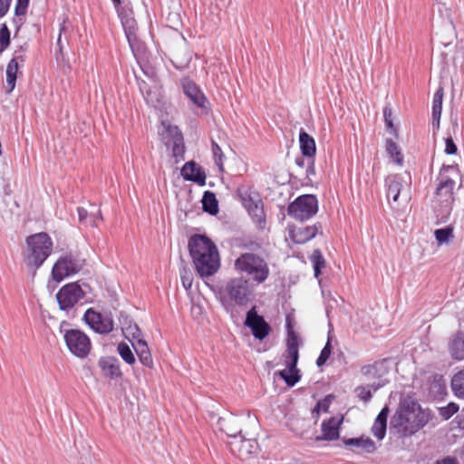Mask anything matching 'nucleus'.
Returning <instances> with one entry per match:
<instances>
[{"label": "nucleus", "instance_id": "a19ab883", "mask_svg": "<svg viewBox=\"0 0 464 464\" xmlns=\"http://www.w3.org/2000/svg\"><path fill=\"white\" fill-rule=\"evenodd\" d=\"M386 150L390 156L394 159V162L400 165L402 163L403 157L398 148V145L391 139H387L386 140Z\"/></svg>", "mask_w": 464, "mask_h": 464}, {"label": "nucleus", "instance_id": "f704fd0d", "mask_svg": "<svg viewBox=\"0 0 464 464\" xmlns=\"http://www.w3.org/2000/svg\"><path fill=\"white\" fill-rule=\"evenodd\" d=\"M18 72V62L17 58H13L6 68V84L7 92L10 93L15 87V82Z\"/></svg>", "mask_w": 464, "mask_h": 464}, {"label": "nucleus", "instance_id": "0e129e2a", "mask_svg": "<svg viewBox=\"0 0 464 464\" xmlns=\"http://www.w3.org/2000/svg\"><path fill=\"white\" fill-rule=\"evenodd\" d=\"M258 464H272L268 459H262L261 461L258 462Z\"/></svg>", "mask_w": 464, "mask_h": 464}, {"label": "nucleus", "instance_id": "ddd939ff", "mask_svg": "<svg viewBox=\"0 0 464 464\" xmlns=\"http://www.w3.org/2000/svg\"><path fill=\"white\" fill-rule=\"evenodd\" d=\"M231 452L239 459H246L258 450V444L251 434L245 431L239 438L231 440L229 443Z\"/></svg>", "mask_w": 464, "mask_h": 464}, {"label": "nucleus", "instance_id": "c03bdc74", "mask_svg": "<svg viewBox=\"0 0 464 464\" xmlns=\"http://www.w3.org/2000/svg\"><path fill=\"white\" fill-rule=\"evenodd\" d=\"M10 44V31L5 24L0 27V53H2Z\"/></svg>", "mask_w": 464, "mask_h": 464}, {"label": "nucleus", "instance_id": "4468645a", "mask_svg": "<svg viewBox=\"0 0 464 464\" xmlns=\"http://www.w3.org/2000/svg\"><path fill=\"white\" fill-rule=\"evenodd\" d=\"M244 324L251 330L254 337L258 340L265 339L271 332L269 324L263 315L257 314L256 306H253L247 311Z\"/></svg>", "mask_w": 464, "mask_h": 464}, {"label": "nucleus", "instance_id": "2f4dec72", "mask_svg": "<svg viewBox=\"0 0 464 464\" xmlns=\"http://www.w3.org/2000/svg\"><path fill=\"white\" fill-rule=\"evenodd\" d=\"M132 346L141 364L148 368H153V359L146 341L132 343Z\"/></svg>", "mask_w": 464, "mask_h": 464}, {"label": "nucleus", "instance_id": "aec40b11", "mask_svg": "<svg viewBox=\"0 0 464 464\" xmlns=\"http://www.w3.org/2000/svg\"><path fill=\"white\" fill-rule=\"evenodd\" d=\"M322 230L320 223L306 227H294L289 230V236L294 243L304 244L313 239Z\"/></svg>", "mask_w": 464, "mask_h": 464}, {"label": "nucleus", "instance_id": "6e6552de", "mask_svg": "<svg viewBox=\"0 0 464 464\" xmlns=\"http://www.w3.org/2000/svg\"><path fill=\"white\" fill-rule=\"evenodd\" d=\"M70 324L63 321L60 324V332L69 351L79 358H85L91 351V341L89 337L78 329H69Z\"/></svg>", "mask_w": 464, "mask_h": 464}, {"label": "nucleus", "instance_id": "b1692460", "mask_svg": "<svg viewBox=\"0 0 464 464\" xmlns=\"http://www.w3.org/2000/svg\"><path fill=\"white\" fill-rule=\"evenodd\" d=\"M191 59V52L185 44L174 47L171 51L170 61L177 69L183 70L187 68Z\"/></svg>", "mask_w": 464, "mask_h": 464}, {"label": "nucleus", "instance_id": "9d476101", "mask_svg": "<svg viewBox=\"0 0 464 464\" xmlns=\"http://www.w3.org/2000/svg\"><path fill=\"white\" fill-rule=\"evenodd\" d=\"M387 197L392 198L394 203H398L400 197L404 202H407L410 196L411 176L409 173L395 174L386 179Z\"/></svg>", "mask_w": 464, "mask_h": 464}, {"label": "nucleus", "instance_id": "4d7b16f0", "mask_svg": "<svg viewBox=\"0 0 464 464\" xmlns=\"http://www.w3.org/2000/svg\"><path fill=\"white\" fill-rule=\"evenodd\" d=\"M436 464H459L457 459L452 457H446L440 460H438Z\"/></svg>", "mask_w": 464, "mask_h": 464}, {"label": "nucleus", "instance_id": "f03ea898", "mask_svg": "<svg viewBox=\"0 0 464 464\" xmlns=\"http://www.w3.org/2000/svg\"><path fill=\"white\" fill-rule=\"evenodd\" d=\"M430 419V412L422 410L419 403L405 400L392 416L391 428L395 429L401 436L408 437L423 428Z\"/></svg>", "mask_w": 464, "mask_h": 464}, {"label": "nucleus", "instance_id": "37998d69", "mask_svg": "<svg viewBox=\"0 0 464 464\" xmlns=\"http://www.w3.org/2000/svg\"><path fill=\"white\" fill-rule=\"evenodd\" d=\"M383 118H384V122H385L386 130L391 134H392L395 137H397L398 136L397 129L394 126L393 121H392V108L390 106H388V105L385 106L384 109H383Z\"/></svg>", "mask_w": 464, "mask_h": 464}, {"label": "nucleus", "instance_id": "f257e3e1", "mask_svg": "<svg viewBox=\"0 0 464 464\" xmlns=\"http://www.w3.org/2000/svg\"><path fill=\"white\" fill-rule=\"evenodd\" d=\"M189 256L201 277L214 275L219 268V255L215 243L206 235L195 234L188 242Z\"/></svg>", "mask_w": 464, "mask_h": 464}, {"label": "nucleus", "instance_id": "a211bd4d", "mask_svg": "<svg viewBox=\"0 0 464 464\" xmlns=\"http://www.w3.org/2000/svg\"><path fill=\"white\" fill-rule=\"evenodd\" d=\"M241 420L242 418L233 414H227L218 419V429L225 432L228 438L235 440L244 433Z\"/></svg>", "mask_w": 464, "mask_h": 464}, {"label": "nucleus", "instance_id": "680f3d73", "mask_svg": "<svg viewBox=\"0 0 464 464\" xmlns=\"http://www.w3.org/2000/svg\"><path fill=\"white\" fill-rule=\"evenodd\" d=\"M18 5H28L29 4V0H17V3Z\"/></svg>", "mask_w": 464, "mask_h": 464}, {"label": "nucleus", "instance_id": "4be33fe9", "mask_svg": "<svg viewBox=\"0 0 464 464\" xmlns=\"http://www.w3.org/2000/svg\"><path fill=\"white\" fill-rule=\"evenodd\" d=\"M182 87L185 95L198 108H207V98L195 82L188 79L182 81Z\"/></svg>", "mask_w": 464, "mask_h": 464}, {"label": "nucleus", "instance_id": "8fccbe9b", "mask_svg": "<svg viewBox=\"0 0 464 464\" xmlns=\"http://www.w3.org/2000/svg\"><path fill=\"white\" fill-rule=\"evenodd\" d=\"M181 282L186 289H189L192 285L193 278L191 276V273L185 266L180 271Z\"/></svg>", "mask_w": 464, "mask_h": 464}, {"label": "nucleus", "instance_id": "09e8293b", "mask_svg": "<svg viewBox=\"0 0 464 464\" xmlns=\"http://www.w3.org/2000/svg\"><path fill=\"white\" fill-rule=\"evenodd\" d=\"M371 389L372 388L370 384L367 386H358L355 389V392H357V395L360 398V400L363 401L364 402H368L372 398Z\"/></svg>", "mask_w": 464, "mask_h": 464}, {"label": "nucleus", "instance_id": "0eeeda50", "mask_svg": "<svg viewBox=\"0 0 464 464\" xmlns=\"http://www.w3.org/2000/svg\"><path fill=\"white\" fill-rule=\"evenodd\" d=\"M235 267L246 273L256 284L264 283L269 276L270 270L267 262L254 253H244L235 261Z\"/></svg>", "mask_w": 464, "mask_h": 464}, {"label": "nucleus", "instance_id": "72a5a7b5", "mask_svg": "<svg viewBox=\"0 0 464 464\" xmlns=\"http://www.w3.org/2000/svg\"><path fill=\"white\" fill-rule=\"evenodd\" d=\"M202 208L210 215H216L218 212V202L215 193L205 191L201 199Z\"/></svg>", "mask_w": 464, "mask_h": 464}, {"label": "nucleus", "instance_id": "412c9836", "mask_svg": "<svg viewBox=\"0 0 464 464\" xmlns=\"http://www.w3.org/2000/svg\"><path fill=\"white\" fill-rule=\"evenodd\" d=\"M181 176L184 179L193 181L199 186L206 184V173L195 161H188L181 169Z\"/></svg>", "mask_w": 464, "mask_h": 464}, {"label": "nucleus", "instance_id": "5701e85b", "mask_svg": "<svg viewBox=\"0 0 464 464\" xmlns=\"http://www.w3.org/2000/svg\"><path fill=\"white\" fill-rule=\"evenodd\" d=\"M121 24L129 44L133 53L136 54V52H139L140 49V44L137 36V22L131 17L124 16L121 17Z\"/></svg>", "mask_w": 464, "mask_h": 464}, {"label": "nucleus", "instance_id": "3c124183", "mask_svg": "<svg viewBox=\"0 0 464 464\" xmlns=\"http://www.w3.org/2000/svg\"><path fill=\"white\" fill-rule=\"evenodd\" d=\"M457 146L451 137L445 139V153L448 155H453L457 153Z\"/></svg>", "mask_w": 464, "mask_h": 464}, {"label": "nucleus", "instance_id": "f8f14e48", "mask_svg": "<svg viewBox=\"0 0 464 464\" xmlns=\"http://www.w3.org/2000/svg\"><path fill=\"white\" fill-rule=\"evenodd\" d=\"M85 295L77 282L63 285L56 294V300L61 310L66 311L72 308Z\"/></svg>", "mask_w": 464, "mask_h": 464}, {"label": "nucleus", "instance_id": "13d9d810", "mask_svg": "<svg viewBox=\"0 0 464 464\" xmlns=\"http://www.w3.org/2000/svg\"><path fill=\"white\" fill-rule=\"evenodd\" d=\"M295 163L297 167L303 169L305 166L304 157L303 155L296 157L295 160Z\"/></svg>", "mask_w": 464, "mask_h": 464}, {"label": "nucleus", "instance_id": "e2e57ef3", "mask_svg": "<svg viewBox=\"0 0 464 464\" xmlns=\"http://www.w3.org/2000/svg\"><path fill=\"white\" fill-rule=\"evenodd\" d=\"M4 193H5V195H9L11 193V189L8 185L5 186Z\"/></svg>", "mask_w": 464, "mask_h": 464}, {"label": "nucleus", "instance_id": "1a4fd4ad", "mask_svg": "<svg viewBox=\"0 0 464 464\" xmlns=\"http://www.w3.org/2000/svg\"><path fill=\"white\" fill-rule=\"evenodd\" d=\"M318 211V200L314 195L305 194L299 196L289 204L287 214L299 221L311 218Z\"/></svg>", "mask_w": 464, "mask_h": 464}, {"label": "nucleus", "instance_id": "423d86ee", "mask_svg": "<svg viewBox=\"0 0 464 464\" xmlns=\"http://www.w3.org/2000/svg\"><path fill=\"white\" fill-rule=\"evenodd\" d=\"M286 327L288 333L286 342V352L288 354L287 359L285 360L286 369L279 371L277 374L285 381L287 386L293 387L301 379L300 371L297 369V362L299 359V344L298 337L293 330L290 320H287Z\"/></svg>", "mask_w": 464, "mask_h": 464}, {"label": "nucleus", "instance_id": "58836bf2", "mask_svg": "<svg viewBox=\"0 0 464 464\" xmlns=\"http://www.w3.org/2000/svg\"><path fill=\"white\" fill-rule=\"evenodd\" d=\"M139 87L147 103L154 104L156 102L159 101L157 91L152 90V88L150 87L147 82H141L139 84Z\"/></svg>", "mask_w": 464, "mask_h": 464}, {"label": "nucleus", "instance_id": "bb28decb", "mask_svg": "<svg viewBox=\"0 0 464 464\" xmlns=\"http://www.w3.org/2000/svg\"><path fill=\"white\" fill-rule=\"evenodd\" d=\"M449 353L453 360H464V332H458L449 343Z\"/></svg>", "mask_w": 464, "mask_h": 464}, {"label": "nucleus", "instance_id": "ea45409f", "mask_svg": "<svg viewBox=\"0 0 464 464\" xmlns=\"http://www.w3.org/2000/svg\"><path fill=\"white\" fill-rule=\"evenodd\" d=\"M436 240L440 245L448 243L453 237V227L450 226L436 229L434 231Z\"/></svg>", "mask_w": 464, "mask_h": 464}, {"label": "nucleus", "instance_id": "4c0bfd02", "mask_svg": "<svg viewBox=\"0 0 464 464\" xmlns=\"http://www.w3.org/2000/svg\"><path fill=\"white\" fill-rule=\"evenodd\" d=\"M310 260L313 263L314 276L318 277L322 268L325 266V260L320 249H314L313 251Z\"/></svg>", "mask_w": 464, "mask_h": 464}, {"label": "nucleus", "instance_id": "39448f33", "mask_svg": "<svg viewBox=\"0 0 464 464\" xmlns=\"http://www.w3.org/2000/svg\"><path fill=\"white\" fill-rule=\"evenodd\" d=\"M455 171L451 166L443 167L438 178V185L435 191L434 208L438 217L442 219L448 218L454 203V187L455 180L446 173Z\"/></svg>", "mask_w": 464, "mask_h": 464}, {"label": "nucleus", "instance_id": "603ef678", "mask_svg": "<svg viewBox=\"0 0 464 464\" xmlns=\"http://www.w3.org/2000/svg\"><path fill=\"white\" fill-rule=\"evenodd\" d=\"M11 1L12 0H0V18L8 12Z\"/></svg>", "mask_w": 464, "mask_h": 464}, {"label": "nucleus", "instance_id": "cd10ccee", "mask_svg": "<svg viewBox=\"0 0 464 464\" xmlns=\"http://www.w3.org/2000/svg\"><path fill=\"white\" fill-rule=\"evenodd\" d=\"M91 209H86L82 207L77 208L78 219L81 223H89L92 227H97L96 220L102 219L101 210L96 208L93 204H89Z\"/></svg>", "mask_w": 464, "mask_h": 464}, {"label": "nucleus", "instance_id": "f3484780", "mask_svg": "<svg viewBox=\"0 0 464 464\" xmlns=\"http://www.w3.org/2000/svg\"><path fill=\"white\" fill-rule=\"evenodd\" d=\"M388 370L385 365V362H375L372 364L363 365L361 368V372L367 379H377L378 382H373L370 384L371 388L376 392L380 388L383 387L388 381L383 377L387 373Z\"/></svg>", "mask_w": 464, "mask_h": 464}, {"label": "nucleus", "instance_id": "69168bd1", "mask_svg": "<svg viewBox=\"0 0 464 464\" xmlns=\"http://www.w3.org/2000/svg\"><path fill=\"white\" fill-rule=\"evenodd\" d=\"M247 419H248L250 421H252V422H254V423H255V420H254V419H251V417H250V415H249V414H247Z\"/></svg>", "mask_w": 464, "mask_h": 464}, {"label": "nucleus", "instance_id": "7c9ffc66", "mask_svg": "<svg viewBox=\"0 0 464 464\" xmlns=\"http://www.w3.org/2000/svg\"><path fill=\"white\" fill-rule=\"evenodd\" d=\"M388 414L389 408L385 406L377 415L372 427V432L378 440H382L385 437Z\"/></svg>", "mask_w": 464, "mask_h": 464}, {"label": "nucleus", "instance_id": "c9c22d12", "mask_svg": "<svg viewBox=\"0 0 464 464\" xmlns=\"http://www.w3.org/2000/svg\"><path fill=\"white\" fill-rule=\"evenodd\" d=\"M451 389L456 397L464 399V370L453 375L451 379Z\"/></svg>", "mask_w": 464, "mask_h": 464}, {"label": "nucleus", "instance_id": "864d4df0", "mask_svg": "<svg viewBox=\"0 0 464 464\" xmlns=\"http://www.w3.org/2000/svg\"><path fill=\"white\" fill-rule=\"evenodd\" d=\"M314 159H307V169H306V177L308 178L310 175H314Z\"/></svg>", "mask_w": 464, "mask_h": 464}, {"label": "nucleus", "instance_id": "49530a36", "mask_svg": "<svg viewBox=\"0 0 464 464\" xmlns=\"http://www.w3.org/2000/svg\"><path fill=\"white\" fill-rule=\"evenodd\" d=\"M459 411V406L458 404L454 403V402H450L449 403L447 406L445 407H441L439 409V412H440V415L444 419V420H449L450 418H451L457 411Z\"/></svg>", "mask_w": 464, "mask_h": 464}, {"label": "nucleus", "instance_id": "a878e982", "mask_svg": "<svg viewBox=\"0 0 464 464\" xmlns=\"http://www.w3.org/2000/svg\"><path fill=\"white\" fill-rule=\"evenodd\" d=\"M98 365L101 368L102 374L111 379H116L121 377V371L119 365V362L115 357H102Z\"/></svg>", "mask_w": 464, "mask_h": 464}, {"label": "nucleus", "instance_id": "dca6fc26", "mask_svg": "<svg viewBox=\"0 0 464 464\" xmlns=\"http://www.w3.org/2000/svg\"><path fill=\"white\" fill-rule=\"evenodd\" d=\"M84 322L95 332L106 334L114 329V323L111 315H102L92 308L88 309L83 315Z\"/></svg>", "mask_w": 464, "mask_h": 464}, {"label": "nucleus", "instance_id": "c756f323", "mask_svg": "<svg viewBox=\"0 0 464 464\" xmlns=\"http://www.w3.org/2000/svg\"><path fill=\"white\" fill-rule=\"evenodd\" d=\"M443 95V87H440L436 91L432 101V128L434 132L440 129Z\"/></svg>", "mask_w": 464, "mask_h": 464}, {"label": "nucleus", "instance_id": "bf43d9fd", "mask_svg": "<svg viewBox=\"0 0 464 464\" xmlns=\"http://www.w3.org/2000/svg\"><path fill=\"white\" fill-rule=\"evenodd\" d=\"M113 5H114V7L117 9V11H119V6L121 5V0H111Z\"/></svg>", "mask_w": 464, "mask_h": 464}, {"label": "nucleus", "instance_id": "052dcab7", "mask_svg": "<svg viewBox=\"0 0 464 464\" xmlns=\"http://www.w3.org/2000/svg\"><path fill=\"white\" fill-rule=\"evenodd\" d=\"M451 121H452L453 130H455V129H457V128H458V120H457V117L452 118V119H451Z\"/></svg>", "mask_w": 464, "mask_h": 464}, {"label": "nucleus", "instance_id": "a18cd8bd", "mask_svg": "<svg viewBox=\"0 0 464 464\" xmlns=\"http://www.w3.org/2000/svg\"><path fill=\"white\" fill-rule=\"evenodd\" d=\"M331 353H332V344H331L330 338H328L324 347L321 351V353L316 360V365L318 367H322L323 365H324L326 363L327 360L329 359Z\"/></svg>", "mask_w": 464, "mask_h": 464}, {"label": "nucleus", "instance_id": "2eb2a0df", "mask_svg": "<svg viewBox=\"0 0 464 464\" xmlns=\"http://www.w3.org/2000/svg\"><path fill=\"white\" fill-rule=\"evenodd\" d=\"M242 203L246 208L248 214L251 216L253 221L260 229H263L266 225V215L260 196L256 192L249 193L244 197L242 196Z\"/></svg>", "mask_w": 464, "mask_h": 464}, {"label": "nucleus", "instance_id": "7ed1b4c3", "mask_svg": "<svg viewBox=\"0 0 464 464\" xmlns=\"http://www.w3.org/2000/svg\"><path fill=\"white\" fill-rule=\"evenodd\" d=\"M213 291L227 312L231 311L234 304L247 306L254 297V288L249 280L244 277L231 278L224 286Z\"/></svg>", "mask_w": 464, "mask_h": 464}, {"label": "nucleus", "instance_id": "393cba45", "mask_svg": "<svg viewBox=\"0 0 464 464\" xmlns=\"http://www.w3.org/2000/svg\"><path fill=\"white\" fill-rule=\"evenodd\" d=\"M119 321L121 324L123 334L127 338H131L132 343L137 341H144L142 333L138 324L132 322L126 314L121 312Z\"/></svg>", "mask_w": 464, "mask_h": 464}, {"label": "nucleus", "instance_id": "79ce46f5", "mask_svg": "<svg viewBox=\"0 0 464 464\" xmlns=\"http://www.w3.org/2000/svg\"><path fill=\"white\" fill-rule=\"evenodd\" d=\"M117 351L122 360H124L128 364H133L135 362V356L127 343H120L118 344Z\"/></svg>", "mask_w": 464, "mask_h": 464}, {"label": "nucleus", "instance_id": "6ab92c4d", "mask_svg": "<svg viewBox=\"0 0 464 464\" xmlns=\"http://www.w3.org/2000/svg\"><path fill=\"white\" fill-rule=\"evenodd\" d=\"M343 417L337 419L331 417L322 422L321 430L322 434L314 437V441L319 442L323 440L332 441L339 439L340 426L343 422Z\"/></svg>", "mask_w": 464, "mask_h": 464}, {"label": "nucleus", "instance_id": "de8ad7c7", "mask_svg": "<svg viewBox=\"0 0 464 464\" xmlns=\"http://www.w3.org/2000/svg\"><path fill=\"white\" fill-rule=\"evenodd\" d=\"M211 144H212V152H213V157H214L215 162L218 166L219 169L223 170V159L225 156L221 150V148L218 146V144L215 140H212Z\"/></svg>", "mask_w": 464, "mask_h": 464}, {"label": "nucleus", "instance_id": "473e14b6", "mask_svg": "<svg viewBox=\"0 0 464 464\" xmlns=\"http://www.w3.org/2000/svg\"><path fill=\"white\" fill-rule=\"evenodd\" d=\"M343 442L347 447L353 446L361 448L367 453H372L376 450L374 441L368 437L343 439Z\"/></svg>", "mask_w": 464, "mask_h": 464}, {"label": "nucleus", "instance_id": "6e6d98bb", "mask_svg": "<svg viewBox=\"0 0 464 464\" xmlns=\"http://www.w3.org/2000/svg\"><path fill=\"white\" fill-rule=\"evenodd\" d=\"M27 6L28 5H21L16 4L15 8H14L15 15L20 16V15L25 14Z\"/></svg>", "mask_w": 464, "mask_h": 464}, {"label": "nucleus", "instance_id": "c85d7f7f", "mask_svg": "<svg viewBox=\"0 0 464 464\" xmlns=\"http://www.w3.org/2000/svg\"><path fill=\"white\" fill-rule=\"evenodd\" d=\"M299 144L304 157L307 159L314 158L316 153L314 139L304 130H301L299 133Z\"/></svg>", "mask_w": 464, "mask_h": 464}, {"label": "nucleus", "instance_id": "e433bc0d", "mask_svg": "<svg viewBox=\"0 0 464 464\" xmlns=\"http://www.w3.org/2000/svg\"><path fill=\"white\" fill-rule=\"evenodd\" d=\"M176 135L174 137L173 147H172V154L176 159V162L184 159L185 147L183 144V137L181 133L178 132V128H174Z\"/></svg>", "mask_w": 464, "mask_h": 464}, {"label": "nucleus", "instance_id": "9b49d317", "mask_svg": "<svg viewBox=\"0 0 464 464\" xmlns=\"http://www.w3.org/2000/svg\"><path fill=\"white\" fill-rule=\"evenodd\" d=\"M84 260L77 258L72 255H65L60 257L52 269L53 279L61 282L67 276L74 275L82 270Z\"/></svg>", "mask_w": 464, "mask_h": 464}, {"label": "nucleus", "instance_id": "5fc2aeb1", "mask_svg": "<svg viewBox=\"0 0 464 464\" xmlns=\"http://www.w3.org/2000/svg\"><path fill=\"white\" fill-rule=\"evenodd\" d=\"M328 407L329 406L326 401H318L313 409V412L319 413L320 411H327Z\"/></svg>", "mask_w": 464, "mask_h": 464}, {"label": "nucleus", "instance_id": "20e7f679", "mask_svg": "<svg viewBox=\"0 0 464 464\" xmlns=\"http://www.w3.org/2000/svg\"><path fill=\"white\" fill-rule=\"evenodd\" d=\"M27 250L24 254L26 266L33 276L52 253L53 242L48 234L42 232L26 238Z\"/></svg>", "mask_w": 464, "mask_h": 464}]
</instances>
